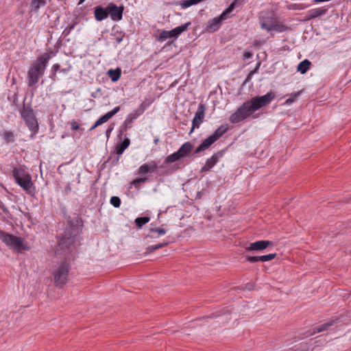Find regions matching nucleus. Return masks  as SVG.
Here are the masks:
<instances>
[{
	"label": "nucleus",
	"mask_w": 351,
	"mask_h": 351,
	"mask_svg": "<svg viewBox=\"0 0 351 351\" xmlns=\"http://www.w3.org/2000/svg\"><path fill=\"white\" fill-rule=\"evenodd\" d=\"M326 1L325 0H313V2L315 3H322V2H325Z\"/></svg>",
	"instance_id": "de8ad7c7"
},
{
	"label": "nucleus",
	"mask_w": 351,
	"mask_h": 351,
	"mask_svg": "<svg viewBox=\"0 0 351 351\" xmlns=\"http://www.w3.org/2000/svg\"><path fill=\"white\" fill-rule=\"evenodd\" d=\"M149 221V217H138L135 219V223L138 228H141L143 225L146 224Z\"/></svg>",
	"instance_id": "2f4dec72"
},
{
	"label": "nucleus",
	"mask_w": 351,
	"mask_h": 351,
	"mask_svg": "<svg viewBox=\"0 0 351 351\" xmlns=\"http://www.w3.org/2000/svg\"><path fill=\"white\" fill-rule=\"evenodd\" d=\"M107 73L112 82H117L121 77V70L119 68L110 69L108 71Z\"/></svg>",
	"instance_id": "bb28decb"
},
{
	"label": "nucleus",
	"mask_w": 351,
	"mask_h": 351,
	"mask_svg": "<svg viewBox=\"0 0 351 351\" xmlns=\"http://www.w3.org/2000/svg\"><path fill=\"white\" fill-rule=\"evenodd\" d=\"M228 130V125L225 124L220 125L213 134L202 141V143L196 148L195 154H197L207 149L211 145L220 138Z\"/></svg>",
	"instance_id": "20e7f679"
},
{
	"label": "nucleus",
	"mask_w": 351,
	"mask_h": 351,
	"mask_svg": "<svg viewBox=\"0 0 351 351\" xmlns=\"http://www.w3.org/2000/svg\"><path fill=\"white\" fill-rule=\"evenodd\" d=\"M108 15L112 21H118L122 19L123 6H117L113 3H110L107 5Z\"/></svg>",
	"instance_id": "f8f14e48"
},
{
	"label": "nucleus",
	"mask_w": 351,
	"mask_h": 351,
	"mask_svg": "<svg viewBox=\"0 0 351 351\" xmlns=\"http://www.w3.org/2000/svg\"><path fill=\"white\" fill-rule=\"evenodd\" d=\"M212 317H220L221 322H227L230 318H229V314H218V313H214L212 315Z\"/></svg>",
	"instance_id": "72a5a7b5"
},
{
	"label": "nucleus",
	"mask_w": 351,
	"mask_h": 351,
	"mask_svg": "<svg viewBox=\"0 0 351 351\" xmlns=\"http://www.w3.org/2000/svg\"><path fill=\"white\" fill-rule=\"evenodd\" d=\"M4 139L6 142H14V134L10 131H5L3 134Z\"/></svg>",
	"instance_id": "c9c22d12"
},
{
	"label": "nucleus",
	"mask_w": 351,
	"mask_h": 351,
	"mask_svg": "<svg viewBox=\"0 0 351 351\" xmlns=\"http://www.w3.org/2000/svg\"><path fill=\"white\" fill-rule=\"evenodd\" d=\"M334 323H335V321H330V322L325 323L321 326H319L318 327H317L314 329L313 332H312L310 334V335H313L317 332H321L326 330L329 327L332 326L334 324Z\"/></svg>",
	"instance_id": "cd10ccee"
},
{
	"label": "nucleus",
	"mask_w": 351,
	"mask_h": 351,
	"mask_svg": "<svg viewBox=\"0 0 351 351\" xmlns=\"http://www.w3.org/2000/svg\"><path fill=\"white\" fill-rule=\"evenodd\" d=\"M168 245V243L167 242H165V243H159V244H157V245H149L148 246L147 248H146V251H145V254H150L153 252H154L155 250H158L160 248H162L165 246H167Z\"/></svg>",
	"instance_id": "c756f323"
},
{
	"label": "nucleus",
	"mask_w": 351,
	"mask_h": 351,
	"mask_svg": "<svg viewBox=\"0 0 351 351\" xmlns=\"http://www.w3.org/2000/svg\"><path fill=\"white\" fill-rule=\"evenodd\" d=\"M76 24H77V23L75 22V23H74L73 24H72V25H71L68 26L67 27H68L71 31H72V29L74 28V27L75 26V25H76Z\"/></svg>",
	"instance_id": "a18cd8bd"
},
{
	"label": "nucleus",
	"mask_w": 351,
	"mask_h": 351,
	"mask_svg": "<svg viewBox=\"0 0 351 351\" xmlns=\"http://www.w3.org/2000/svg\"><path fill=\"white\" fill-rule=\"evenodd\" d=\"M21 114L28 128L33 132L31 135V138H33L38 130V123L35 117L33 109L29 106L23 105L21 110Z\"/></svg>",
	"instance_id": "423d86ee"
},
{
	"label": "nucleus",
	"mask_w": 351,
	"mask_h": 351,
	"mask_svg": "<svg viewBox=\"0 0 351 351\" xmlns=\"http://www.w3.org/2000/svg\"><path fill=\"white\" fill-rule=\"evenodd\" d=\"M158 169V164L155 161H152L149 164L142 165L138 169V174L144 176L148 173L156 172Z\"/></svg>",
	"instance_id": "4468645a"
},
{
	"label": "nucleus",
	"mask_w": 351,
	"mask_h": 351,
	"mask_svg": "<svg viewBox=\"0 0 351 351\" xmlns=\"http://www.w3.org/2000/svg\"><path fill=\"white\" fill-rule=\"evenodd\" d=\"M71 31L68 27H66L65 29L63 31L62 34L64 36H66L71 33Z\"/></svg>",
	"instance_id": "c03bdc74"
},
{
	"label": "nucleus",
	"mask_w": 351,
	"mask_h": 351,
	"mask_svg": "<svg viewBox=\"0 0 351 351\" xmlns=\"http://www.w3.org/2000/svg\"><path fill=\"white\" fill-rule=\"evenodd\" d=\"M244 59H249L252 57V53L250 51H246L243 54Z\"/></svg>",
	"instance_id": "37998d69"
},
{
	"label": "nucleus",
	"mask_w": 351,
	"mask_h": 351,
	"mask_svg": "<svg viewBox=\"0 0 351 351\" xmlns=\"http://www.w3.org/2000/svg\"><path fill=\"white\" fill-rule=\"evenodd\" d=\"M3 205V202L0 200V207H1Z\"/></svg>",
	"instance_id": "5fc2aeb1"
},
{
	"label": "nucleus",
	"mask_w": 351,
	"mask_h": 351,
	"mask_svg": "<svg viewBox=\"0 0 351 351\" xmlns=\"http://www.w3.org/2000/svg\"><path fill=\"white\" fill-rule=\"evenodd\" d=\"M180 155L181 154H180L178 151L173 153L172 154H170L166 158L165 162L171 163L178 160L179 159L182 158Z\"/></svg>",
	"instance_id": "7c9ffc66"
},
{
	"label": "nucleus",
	"mask_w": 351,
	"mask_h": 351,
	"mask_svg": "<svg viewBox=\"0 0 351 351\" xmlns=\"http://www.w3.org/2000/svg\"><path fill=\"white\" fill-rule=\"evenodd\" d=\"M60 66L58 64H55L53 65V66L51 68V78L53 80H56V72L60 70Z\"/></svg>",
	"instance_id": "4c0bfd02"
},
{
	"label": "nucleus",
	"mask_w": 351,
	"mask_h": 351,
	"mask_svg": "<svg viewBox=\"0 0 351 351\" xmlns=\"http://www.w3.org/2000/svg\"><path fill=\"white\" fill-rule=\"evenodd\" d=\"M311 62L308 60H304L298 65L297 70L302 74H304L310 68Z\"/></svg>",
	"instance_id": "a878e982"
},
{
	"label": "nucleus",
	"mask_w": 351,
	"mask_h": 351,
	"mask_svg": "<svg viewBox=\"0 0 351 351\" xmlns=\"http://www.w3.org/2000/svg\"><path fill=\"white\" fill-rule=\"evenodd\" d=\"M236 5V1H234L218 17L210 20L206 27V29L210 32L217 31L222 21L226 20L228 17V14L232 12Z\"/></svg>",
	"instance_id": "0eeeda50"
},
{
	"label": "nucleus",
	"mask_w": 351,
	"mask_h": 351,
	"mask_svg": "<svg viewBox=\"0 0 351 351\" xmlns=\"http://www.w3.org/2000/svg\"><path fill=\"white\" fill-rule=\"evenodd\" d=\"M147 105L145 103H142L137 109L134 110L128 115L130 122L132 123L134 119L141 115L146 110Z\"/></svg>",
	"instance_id": "4be33fe9"
},
{
	"label": "nucleus",
	"mask_w": 351,
	"mask_h": 351,
	"mask_svg": "<svg viewBox=\"0 0 351 351\" xmlns=\"http://www.w3.org/2000/svg\"><path fill=\"white\" fill-rule=\"evenodd\" d=\"M273 243L269 241L261 240L253 243H250L245 247V250L247 252H262L267 247L272 245Z\"/></svg>",
	"instance_id": "ddd939ff"
},
{
	"label": "nucleus",
	"mask_w": 351,
	"mask_h": 351,
	"mask_svg": "<svg viewBox=\"0 0 351 351\" xmlns=\"http://www.w3.org/2000/svg\"><path fill=\"white\" fill-rule=\"evenodd\" d=\"M275 97L276 94L273 91H269L263 96L252 97L251 99L244 102L230 116V122L232 124H236L245 120L255 111L269 105Z\"/></svg>",
	"instance_id": "f257e3e1"
},
{
	"label": "nucleus",
	"mask_w": 351,
	"mask_h": 351,
	"mask_svg": "<svg viewBox=\"0 0 351 351\" xmlns=\"http://www.w3.org/2000/svg\"><path fill=\"white\" fill-rule=\"evenodd\" d=\"M121 40H122V38H118L117 39V42L118 43H120Z\"/></svg>",
	"instance_id": "3c124183"
},
{
	"label": "nucleus",
	"mask_w": 351,
	"mask_h": 351,
	"mask_svg": "<svg viewBox=\"0 0 351 351\" xmlns=\"http://www.w3.org/2000/svg\"><path fill=\"white\" fill-rule=\"evenodd\" d=\"M261 28L266 29L267 32L272 30L282 32L285 30L284 25L280 24L277 19L274 17H263L261 20Z\"/></svg>",
	"instance_id": "6e6552de"
},
{
	"label": "nucleus",
	"mask_w": 351,
	"mask_h": 351,
	"mask_svg": "<svg viewBox=\"0 0 351 351\" xmlns=\"http://www.w3.org/2000/svg\"><path fill=\"white\" fill-rule=\"evenodd\" d=\"M70 68H71V66H69V68H68V69H60V72H62V73H66L68 71H69Z\"/></svg>",
	"instance_id": "49530a36"
},
{
	"label": "nucleus",
	"mask_w": 351,
	"mask_h": 351,
	"mask_svg": "<svg viewBox=\"0 0 351 351\" xmlns=\"http://www.w3.org/2000/svg\"><path fill=\"white\" fill-rule=\"evenodd\" d=\"M147 181V178H136V179H134L132 182L131 184L135 186H137L138 184H139L140 183H144L145 182Z\"/></svg>",
	"instance_id": "58836bf2"
},
{
	"label": "nucleus",
	"mask_w": 351,
	"mask_h": 351,
	"mask_svg": "<svg viewBox=\"0 0 351 351\" xmlns=\"http://www.w3.org/2000/svg\"><path fill=\"white\" fill-rule=\"evenodd\" d=\"M222 154L219 152L215 154L210 158H208L204 166L202 169V171H208L212 167H213L215 164L218 162V160L220 157H221Z\"/></svg>",
	"instance_id": "dca6fc26"
},
{
	"label": "nucleus",
	"mask_w": 351,
	"mask_h": 351,
	"mask_svg": "<svg viewBox=\"0 0 351 351\" xmlns=\"http://www.w3.org/2000/svg\"><path fill=\"white\" fill-rule=\"evenodd\" d=\"M46 0H32L31 7L32 10L38 11L40 7L45 6Z\"/></svg>",
	"instance_id": "c85d7f7f"
},
{
	"label": "nucleus",
	"mask_w": 351,
	"mask_h": 351,
	"mask_svg": "<svg viewBox=\"0 0 351 351\" xmlns=\"http://www.w3.org/2000/svg\"><path fill=\"white\" fill-rule=\"evenodd\" d=\"M245 258H246V261L250 262V263H256V262H258V261H260L259 260V256H245Z\"/></svg>",
	"instance_id": "ea45409f"
},
{
	"label": "nucleus",
	"mask_w": 351,
	"mask_h": 351,
	"mask_svg": "<svg viewBox=\"0 0 351 351\" xmlns=\"http://www.w3.org/2000/svg\"><path fill=\"white\" fill-rule=\"evenodd\" d=\"M193 145L190 142L184 143L178 150L182 158L189 154L193 149Z\"/></svg>",
	"instance_id": "b1692460"
},
{
	"label": "nucleus",
	"mask_w": 351,
	"mask_h": 351,
	"mask_svg": "<svg viewBox=\"0 0 351 351\" xmlns=\"http://www.w3.org/2000/svg\"><path fill=\"white\" fill-rule=\"evenodd\" d=\"M95 18L97 21H101L108 16V6L104 8L101 6H97L94 8Z\"/></svg>",
	"instance_id": "f3484780"
},
{
	"label": "nucleus",
	"mask_w": 351,
	"mask_h": 351,
	"mask_svg": "<svg viewBox=\"0 0 351 351\" xmlns=\"http://www.w3.org/2000/svg\"><path fill=\"white\" fill-rule=\"evenodd\" d=\"M50 58V55L48 53H45L40 56L32 64L27 71V76L29 86H34L38 83L40 77L43 76Z\"/></svg>",
	"instance_id": "f03ea898"
},
{
	"label": "nucleus",
	"mask_w": 351,
	"mask_h": 351,
	"mask_svg": "<svg viewBox=\"0 0 351 351\" xmlns=\"http://www.w3.org/2000/svg\"><path fill=\"white\" fill-rule=\"evenodd\" d=\"M206 106L200 103L192 121V128L190 133L193 132L195 128H198L202 123L205 115Z\"/></svg>",
	"instance_id": "9d476101"
},
{
	"label": "nucleus",
	"mask_w": 351,
	"mask_h": 351,
	"mask_svg": "<svg viewBox=\"0 0 351 351\" xmlns=\"http://www.w3.org/2000/svg\"><path fill=\"white\" fill-rule=\"evenodd\" d=\"M66 191H71V187L70 186H67L66 189H65Z\"/></svg>",
	"instance_id": "603ef678"
},
{
	"label": "nucleus",
	"mask_w": 351,
	"mask_h": 351,
	"mask_svg": "<svg viewBox=\"0 0 351 351\" xmlns=\"http://www.w3.org/2000/svg\"><path fill=\"white\" fill-rule=\"evenodd\" d=\"M75 239L70 234L66 233L59 241L58 245L62 249L70 250L74 243Z\"/></svg>",
	"instance_id": "2eb2a0df"
},
{
	"label": "nucleus",
	"mask_w": 351,
	"mask_h": 351,
	"mask_svg": "<svg viewBox=\"0 0 351 351\" xmlns=\"http://www.w3.org/2000/svg\"><path fill=\"white\" fill-rule=\"evenodd\" d=\"M299 95V92L294 94H291L290 97L285 101V104L290 105L291 104L293 103L294 101H296Z\"/></svg>",
	"instance_id": "f704fd0d"
},
{
	"label": "nucleus",
	"mask_w": 351,
	"mask_h": 351,
	"mask_svg": "<svg viewBox=\"0 0 351 351\" xmlns=\"http://www.w3.org/2000/svg\"><path fill=\"white\" fill-rule=\"evenodd\" d=\"M191 25L190 22H188L184 25L176 27L170 31L162 30L160 33L159 41L162 42L167 38L177 37L180 35L182 32H185L189 26Z\"/></svg>",
	"instance_id": "1a4fd4ad"
},
{
	"label": "nucleus",
	"mask_w": 351,
	"mask_h": 351,
	"mask_svg": "<svg viewBox=\"0 0 351 351\" xmlns=\"http://www.w3.org/2000/svg\"><path fill=\"white\" fill-rule=\"evenodd\" d=\"M120 110V107L117 106L112 110L107 112L99 119L96 121V125H100L106 122H107L110 118H112L115 114H117Z\"/></svg>",
	"instance_id": "412c9836"
},
{
	"label": "nucleus",
	"mask_w": 351,
	"mask_h": 351,
	"mask_svg": "<svg viewBox=\"0 0 351 351\" xmlns=\"http://www.w3.org/2000/svg\"><path fill=\"white\" fill-rule=\"evenodd\" d=\"M112 130V128H108V129L106 130V136H109V135H110V132H111Z\"/></svg>",
	"instance_id": "09e8293b"
},
{
	"label": "nucleus",
	"mask_w": 351,
	"mask_h": 351,
	"mask_svg": "<svg viewBox=\"0 0 351 351\" xmlns=\"http://www.w3.org/2000/svg\"><path fill=\"white\" fill-rule=\"evenodd\" d=\"M130 144L129 138H125L122 143L117 144L115 147V152L119 156L121 155L125 149L128 147Z\"/></svg>",
	"instance_id": "393cba45"
},
{
	"label": "nucleus",
	"mask_w": 351,
	"mask_h": 351,
	"mask_svg": "<svg viewBox=\"0 0 351 351\" xmlns=\"http://www.w3.org/2000/svg\"><path fill=\"white\" fill-rule=\"evenodd\" d=\"M69 268L66 262L58 264L52 272L56 287H62L67 281Z\"/></svg>",
	"instance_id": "39448f33"
},
{
	"label": "nucleus",
	"mask_w": 351,
	"mask_h": 351,
	"mask_svg": "<svg viewBox=\"0 0 351 351\" xmlns=\"http://www.w3.org/2000/svg\"><path fill=\"white\" fill-rule=\"evenodd\" d=\"M12 174L16 182L28 194L32 195L34 192V184L31 176L22 168H14Z\"/></svg>",
	"instance_id": "7ed1b4c3"
},
{
	"label": "nucleus",
	"mask_w": 351,
	"mask_h": 351,
	"mask_svg": "<svg viewBox=\"0 0 351 351\" xmlns=\"http://www.w3.org/2000/svg\"><path fill=\"white\" fill-rule=\"evenodd\" d=\"M71 129L73 130H77L80 129V125L79 124L77 123V122L75 120L72 121L71 123Z\"/></svg>",
	"instance_id": "79ce46f5"
},
{
	"label": "nucleus",
	"mask_w": 351,
	"mask_h": 351,
	"mask_svg": "<svg viewBox=\"0 0 351 351\" xmlns=\"http://www.w3.org/2000/svg\"><path fill=\"white\" fill-rule=\"evenodd\" d=\"M98 125H96V122L94 123V125L90 128V130H93L95 129Z\"/></svg>",
	"instance_id": "8fccbe9b"
},
{
	"label": "nucleus",
	"mask_w": 351,
	"mask_h": 351,
	"mask_svg": "<svg viewBox=\"0 0 351 351\" xmlns=\"http://www.w3.org/2000/svg\"><path fill=\"white\" fill-rule=\"evenodd\" d=\"M167 230L162 228H150L149 230V233L147 234L146 237L150 239H156L159 236L165 234Z\"/></svg>",
	"instance_id": "5701e85b"
},
{
	"label": "nucleus",
	"mask_w": 351,
	"mask_h": 351,
	"mask_svg": "<svg viewBox=\"0 0 351 351\" xmlns=\"http://www.w3.org/2000/svg\"><path fill=\"white\" fill-rule=\"evenodd\" d=\"M260 65V63H258L256 67L255 68L254 70L250 71L248 75H247V77L245 79V82H249L251 79H252V75L257 71V69H258V67Z\"/></svg>",
	"instance_id": "a19ab883"
},
{
	"label": "nucleus",
	"mask_w": 351,
	"mask_h": 351,
	"mask_svg": "<svg viewBox=\"0 0 351 351\" xmlns=\"http://www.w3.org/2000/svg\"><path fill=\"white\" fill-rule=\"evenodd\" d=\"M276 256V254H269L267 255L259 256V260L261 262H267L273 260Z\"/></svg>",
	"instance_id": "473e14b6"
},
{
	"label": "nucleus",
	"mask_w": 351,
	"mask_h": 351,
	"mask_svg": "<svg viewBox=\"0 0 351 351\" xmlns=\"http://www.w3.org/2000/svg\"><path fill=\"white\" fill-rule=\"evenodd\" d=\"M120 110V107L117 106L112 110L107 112L99 119L96 121V125H100L106 122H107L110 118H112L115 114H117Z\"/></svg>",
	"instance_id": "aec40b11"
},
{
	"label": "nucleus",
	"mask_w": 351,
	"mask_h": 351,
	"mask_svg": "<svg viewBox=\"0 0 351 351\" xmlns=\"http://www.w3.org/2000/svg\"><path fill=\"white\" fill-rule=\"evenodd\" d=\"M120 110V107L117 106L112 110L107 112L99 119L96 121V125H100L106 122H107L110 118H112L115 114H117Z\"/></svg>",
	"instance_id": "6ab92c4d"
},
{
	"label": "nucleus",
	"mask_w": 351,
	"mask_h": 351,
	"mask_svg": "<svg viewBox=\"0 0 351 351\" xmlns=\"http://www.w3.org/2000/svg\"><path fill=\"white\" fill-rule=\"evenodd\" d=\"M2 241L6 243L8 245L13 247L16 249H23V240L21 238L9 234H4L1 237Z\"/></svg>",
	"instance_id": "9b49d317"
},
{
	"label": "nucleus",
	"mask_w": 351,
	"mask_h": 351,
	"mask_svg": "<svg viewBox=\"0 0 351 351\" xmlns=\"http://www.w3.org/2000/svg\"><path fill=\"white\" fill-rule=\"evenodd\" d=\"M326 8H315L310 10L306 15V20L309 21L326 14Z\"/></svg>",
	"instance_id": "a211bd4d"
},
{
	"label": "nucleus",
	"mask_w": 351,
	"mask_h": 351,
	"mask_svg": "<svg viewBox=\"0 0 351 351\" xmlns=\"http://www.w3.org/2000/svg\"><path fill=\"white\" fill-rule=\"evenodd\" d=\"M86 0H80V2H79V4L80 3H82L84 1H85Z\"/></svg>",
	"instance_id": "864d4df0"
},
{
	"label": "nucleus",
	"mask_w": 351,
	"mask_h": 351,
	"mask_svg": "<svg viewBox=\"0 0 351 351\" xmlns=\"http://www.w3.org/2000/svg\"><path fill=\"white\" fill-rule=\"evenodd\" d=\"M110 204L115 208H119L121 205V199L117 196H113L110 198Z\"/></svg>",
	"instance_id": "e433bc0d"
}]
</instances>
